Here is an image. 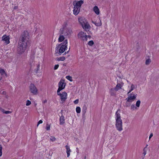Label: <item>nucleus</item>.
<instances>
[{
    "label": "nucleus",
    "instance_id": "nucleus-45",
    "mask_svg": "<svg viewBox=\"0 0 159 159\" xmlns=\"http://www.w3.org/2000/svg\"><path fill=\"white\" fill-rule=\"evenodd\" d=\"M2 148L1 145H0V151H2Z\"/></svg>",
    "mask_w": 159,
    "mask_h": 159
},
{
    "label": "nucleus",
    "instance_id": "nucleus-13",
    "mask_svg": "<svg viewBox=\"0 0 159 159\" xmlns=\"http://www.w3.org/2000/svg\"><path fill=\"white\" fill-rule=\"evenodd\" d=\"M86 31H87L88 30H89L90 28V26L88 23V22H87L85 24H84V26L82 27Z\"/></svg>",
    "mask_w": 159,
    "mask_h": 159
},
{
    "label": "nucleus",
    "instance_id": "nucleus-32",
    "mask_svg": "<svg viewBox=\"0 0 159 159\" xmlns=\"http://www.w3.org/2000/svg\"><path fill=\"white\" fill-rule=\"evenodd\" d=\"M50 125H49L48 124H46V129L47 130H48L50 129Z\"/></svg>",
    "mask_w": 159,
    "mask_h": 159
},
{
    "label": "nucleus",
    "instance_id": "nucleus-52",
    "mask_svg": "<svg viewBox=\"0 0 159 159\" xmlns=\"http://www.w3.org/2000/svg\"><path fill=\"white\" fill-rule=\"evenodd\" d=\"M86 156L85 155L84 156V159H86Z\"/></svg>",
    "mask_w": 159,
    "mask_h": 159
},
{
    "label": "nucleus",
    "instance_id": "nucleus-56",
    "mask_svg": "<svg viewBox=\"0 0 159 159\" xmlns=\"http://www.w3.org/2000/svg\"><path fill=\"white\" fill-rule=\"evenodd\" d=\"M69 50H70V49H69L68 51H67L66 52V53H68V52H69Z\"/></svg>",
    "mask_w": 159,
    "mask_h": 159
},
{
    "label": "nucleus",
    "instance_id": "nucleus-5",
    "mask_svg": "<svg viewBox=\"0 0 159 159\" xmlns=\"http://www.w3.org/2000/svg\"><path fill=\"white\" fill-rule=\"evenodd\" d=\"M67 40L66 39L62 43L60 44H58V46H57L56 48L58 49L59 48H60L59 50V54L63 53L65 50L66 48H67Z\"/></svg>",
    "mask_w": 159,
    "mask_h": 159
},
{
    "label": "nucleus",
    "instance_id": "nucleus-10",
    "mask_svg": "<svg viewBox=\"0 0 159 159\" xmlns=\"http://www.w3.org/2000/svg\"><path fill=\"white\" fill-rule=\"evenodd\" d=\"M137 95H133V96H129L126 99L127 102H131L134 101L136 98Z\"/></svg>",
    "mask_w": 159,
    "mask_h": 159
},
{
    "label": "nucleus",
    "instance_id": "nucleus-24",
    "mask_svg": "<svg viewBox=\"0 0 159 159\" xmlns=\"http://www.w3.org/2000/svg\"><path fill=\"white\" fill-rule=\"evenodd\" d=\"M76 111L77 113H79L80 112L81 109L79 107H77L76 108Z\"/></svg>",
    "mask_w": 159,
    "mask_h": 159
},
{
    "label": "nucleus",
    "instance_id": "nucleus-14",
    "mask_svg": "<svg viewBox=\"0 0 159 159\" xmlns=\"http://www.w3.org/2000/svg\"><path fill=\"white\" fill-rule=\"evenodd\" d=\"M92 22L97 26H100L102 25L101 21L100 20H98V21L97 20L96 21H92Z\"/></svg>",
    "mask_w": 159,
    "mask_h": 159
},
{
    "label": "nucleus",
    "instance_id": "nucleus-34",
    "mask_svg": "<svg viewBox=\"0 0 159 159\" xmlns=\"http://www.w3.org/2000/svg\"><path fill=\"white\" fill-rule=\"evenodd\" d=\"M61 90L60 89H58L57 90V94L58 95H59L60 96L61 95V93H60V91Z\"/></svg>",
    "mask_w": 159,
    "mask_h": 159
},
{
    "label": "nucleus",
    "instance_id": "nucleus-18",
    "mask_svg": "<svg viewBox=\"0 0 159 159\" xmlns=\"http://www.w3.org/2000/svg\"><path fill=\"white\" fill-rule=\"evenodd\" d=\"M115 90V88L114 89L112 88L110 89V92L111 96H115L116 95V93Z\"/></svg>",
    "mask_w": 159,
    "mask_h": 159
},
{
    "label": "nucleus",
    "instance_id": "nucleus-41",
    "mask_svg": "<svg viewBox=\"0 0 159 159\" xmlns=\"http://www.w3.org/2000/svg\"><path fill=\"white\" fill-rule=\"evenodd\" d=\"M43 123V121L41 120H40L38 123L37 126H38L40 124L42 123Z\"/></svg>",
    "mask_w": 159,
    "mask_h": 159
},
{
    "label": "nucleus",
    "instance_id": "nucleus-17",
    "mask_svg": "<svg viewBox=\"0 0 159 159\" xmlns=\"http://www.w3.org/2000/svg\"><path fill=\"white\" fill-rule=\"evenodd\" d=\"M60 35L58 39V42H61L65 39L64 35L62 34H60Z\"/></svg>",
    "mask_w": 159,
    "mask_h": 159
},
{
    "label": "nucleus",
    "instance_id": "nucleus-43",
    "mask_svg": "<svg viewBox=\"0 0 159 159\" xmlns=\"http://www.w3.org/2000/svg\"><path fill=\"white\" fill-rule=\"evenodd\" d=\"M153 136V134L151 133L149 137V139H150L151 138V137Z\"/></svg>",
    "mask_w": 159,
    "mask_h": 159
},
{
    "label": "nucleus",
    "instance_id": "nucleus-54",
    "mask_svg": "<svg viewBox=\"0 0 159 159\" xmlns=\"http://www.w3.org/2000/svg\"><path fill=\"white\" fill-rule=\"evenodd\" d=\"M17 8V7L16 6V7H15L14 8H15V9H16V8Z\"/></svg>",
    "mask_w": 159,
    "mask_h": 159
},
{
    "label": "nucleus",
    "instance_id": "nucleus-3",
    "mask_svg": "<svg viewBox=\"0 0 159 159\" xmlns=\"http://www.w3.org/2000/svg\"><path fill=\"white\" fill-rule=\"evenodd\" d=\"M84 3L83 0H80L78 1H74L73 2L74 6L73 14L75 15H77L80 12V7Z\"/></svg>",
    "mask_w": 159,
    "mask_h": 159
},
{
    "label": "nucleus",
    "instance_id": "nucleus-44",
    "mask_svg": "<svg viewBox=\"0 0 159 159\" xmlns=\"http://www.w3.org/2000/svg\"><path fill=\"white\" fill-rule=\"evenodd\" d=\"M67 154V157H69V156H70V152H66Z\"/></svg>",
    "mask_w": 159,
    "mask_h": 159
},
{
    "label": "nucleus",
    "instance_id": "nucleus-15",
    "mask_svg": "<svg viewBox=\"0 0 159 159\" xmlns=\"http://www.w3.org/2000/svg\"><path fill=\"white\" fill-rule=\"evenodd\" d=\"M65 123V118L62 115L60 118V125H62Z\"/></svg>",
    "mask_w": 159,
    "mask_h": 159
},
{
    "label": "nucleus",
    "instance_id": "nucleus-38",
    "mask_svg": "<svg viewBox=\"0 0 159 159\" xmlns=\"http://www.w3.org/2000/svg\"><path fill=\"white\" fill-rule=\"evenodd\" d=\"M59 65H58V64L55 65L54 67V70H56L57 69V68H58V67H59Z\"/></svg>",
    "mask_w": 159,
    "mask_h": 159
},
{
    "label": "nucleus",
    "instance_id": "nucleus-26",
    "mask_svg": "<svg viewBox=\"0 0 159 159\" xmlns=\"http://www.w3.org/2000/svg\"><path fill=\"white\" fill-rule=\"evenodd\" d=\"M141 102L140 100H138L137 101L136 103V106L138 107H139L140 104Z\"/></svg>",
    "mask_w": 159,
    "mask_h": 159
},
{
    "label": "nucleus",
    "instance_id": "nucleus-20",
    "mask_svg": "<svg viewBox=\"0 0 159 159\" xmlns=\"http://www.w3.org/2000/svg\"><path fill=\"white\" fill-rule=\"evenodd\" d=\"M121 88V85L120 84H117L116 87L115 88V89L116 91H118Z\"/></svg>",
    "mask_w": 159,
    "mask_h": 159
},
{
    "label": "nucleus",
    "instance_id": "nucleus-49",
    "mask_svg": "<svg viewBox=\"0 0 159 159\" xmlns=\"http://www.w3.org/2000/svg\"><path fill=\"white\" fill-rule=\"evenodd\" d=\"M88 38L90 39L91 38V36L90 35H87V38Z\"/></svg>",
    "mask_w": 159,
    "mask_h": 159
},
{
    "label": "nucleus",
    "instance_id": "nucleus-21",
    "mask_svg": "<svg viewBox=\"0 0 159 159\" xmlns=\"http://www.w3.org/2000/svg\"><path fill=\"white\" fill-rule=\"evenodd\" d=\"M0 73L1 75H3L4 74H5L6 76L7 75V74L5 72L4 70L2 68H0Z\"/></svg>",
    "mask_w": 159,
    "mask_h": 159
},
{
    "label": "nucleus",
    "instance_id": "nucleus-8",
    "mask_svg": "<svg viewBox=\"0 0 159 159\" xmlns=\"http://www.w3.org/2000/svg\"><path fill=\"white\" fill-rule=\"evenodd\" d=\"M58 85L59 88L58 89H60L62 90L65 88L66 86V83L64 82V80H61L59 82Z\"/></svg>",
    "mask_w": 159,
    "mask_h": 159
},
{
    "label": "nucleus",
    "instance_id": "nucleus-33",
    "mask_svg": "<svg viewBox=\"0 0 159 159\" xmlns=\"http://www.w3.org/2000/svg\"><path fill=\"white\" fill-rule=\"evenodd\" d=\"M31 104V102L30 101L28 100L26 101V105L27 106H28L30 105Z\"/></svg>",
    "mask_w": 159,
    "mask_h": 159
},
{
    "label": "nucleus",
    "instance_id": "nucleus-57",
    "mask_svg": "<svg viewBox=\"0 0 159 159\" xmlns=\"http://www.w3.org/2000/svg\"><path fill=\"white\" fill-rule=\"evenodd\" d=\"M66 52L64 54V55H65V54H66Z\"/></svg>",
    "mask_w": 159,
    "mask_h": 159
},
{
    "label": "nucleus",
    "instance_id": "nucleus-30",
    "mask_svg": "<svg viewBox=\"0 0 159 159\" xmlns=\"http://www.w3.org/2000/svg\"><path fill=\"white\" fill-rule=\"evenodd\" d=\"M66 78L68 80H70V81H72V77L70 76H67L66 77Z\"/></svg>",
    "mask_w": 159,
    "mask_h": 159
},
{
    "label": "nucleus",
    "instance_id": "nucleus-48",
    "mask_svg": "<svg viewBox=\"0 0 159 159\" xmlns=\"http://www.w3.org/2000/svg\"><path fill=\"white\" fill-rule=\"evenodd\" d=\"M2 154V151H0V157H1Z\"/></svg>",
    "mask_w": 159,
    "mask_h": 159
},
{
    "label": "nucleus",
    "instance_id": "nucleus-40",
    "mask_svg": "<svg viewBox=\"0 0 159 159\" xmlns=\"http://www.w3.org/2000/svg\"><path fill=\"white\" fill-rule=\"evenodd\" d=\"M74 102V103L75 104H78L79 102V99H77Z\"/></svg>",
    "mask_w": 159,
    "mask_h": 159
},
{
    "label": "nucleus",
    "instance_id": "nucleus-12",
    "mask_svg": "<svg viewBox=\"0 0 159 159\" xmlns=\"http://www.w3.org/2000/svg\"><path fill=\"white\" fill-rule=\"evenodd\" d=\"M10 38L9 36L6 35H3L2 37V40L5 41L6 44H8L10 43Z\"/></svg>",
    "mask_w": 159,
    "mask_h": 159
},
{
    "label": "nucleus",
    "instance_id": "nucleus-39",
    "mask_svg": "<svg viewBox=\"0 0 159 159\" xmlns=\"http://www.w3.org/2000/svg\"><path fill=\"white\" fill-rule=\"evenodd\" d=\"M11 113V111H5L4 114H8Z\"/></svg>",
    "mask_w": 159,
    "mask_h": 159
},
{
    "label": "nucleus",
    "instance_id": "nucleus-19",
    "mask_svg": "<svg viewBox=\"0 0 159 159\" xmlns=\"http://www.w3.org/2000/svg\"><path fill=\"white\" fill-rule=\"evenodd\" d=\"M87 110V107L86 105L84 104V105L83 109H82V112L83 115H85Z\"/></svg>",
    "mask_w": 159,
    "mask_h": 159
},
{
    "label": "nucleus",
    "instance_id": "nucleus-36",
    "mask_svg": "<svg viewBox=\"0 0 159 159\" xmlns=\"http://www.w3.org/2000/svg\"><path fill=\"white\" fill-rule=\"evenodd\" d=\"M39 67H40V65H39V64H38L37 66V69L36 70H35V72L36 73H37L39 69Z\"/></svg>",
    "mask_w": 159,
    "mask_h": 159
},
{
    "label": "nucleus",
    "instance_id": "nucleus-58",
    "mask_svg": "<svg viewBox=\"0 0 159 159\" xmlns=\"http://www.w3.org/2000/svg\"><path fill=\"white\" fill-rule=\"evenodd\" d=\"M64 65L66 66L65 64H64Z\"/></svg>",
    "mask_w": 159,
    "mask_h": 159
},
{
    "label": "nucleus",
    "instance_id": "nucleus-25",
    "mask_svg": "<svg viewBox=\"0 0 159 159\" xmlns=\"http://www.w3.org/2000/svg\"><path fill=\"white\" fill-rule=\"evenodd\" d=\"M65 59V58L64 57H61L57 58V60L58 61H63Z\"/></svg>",
    "mask_w": 159,
    "mask_h": 159
},
{
    "label": "nucleus",
    "instance_id": "nucleus-50",
    "mask_svg": "<svg viewBox=\"0 0 159 159\" xmlns=\"http://www.w3.org/2000/svg\"><path fill=\"white\" fill-rule=\"evenodd\" d=\"M148 146V145H146V146L144 148H145V149H146V148H147V147Z\"/></svg>",
    "mask_w": 159,
    "mask_h": 159
},
{
    "label": "nucleus",
    "instance_id": "nucleus-6",
    "mask_svg": "<svg viewBox=\"0 0 159 159\" xmlns=\"http://www.w3.org/2000/svg\"><path fill=\"white\" fill-rule=\"evenodd\" d=\"M78 37L79 39L84 41H87V35H86L85 33L82 31L80 32L78 34Z\"/></svg>",
    "mask_w": 159,
    "mask_h": 159
},
{
    "label": "nucleus",
    "instance_id": "nucleus-1",
    "mask_svg": "<svg viewBox=\"0 0 159 159\" xmlns=\"http://www.w3.org/2000/svg\"><path fill=\"white\" fill-rule=\"evenodd\" d=\"M29 34L26 30L23 31L19 39L17 52L19 54L23 53L27 48L29 43Z\"/></svg>",
    "mask_w": 159,
    "mask_h": 159
},
{
    "label": "nucleus",
    "instance_id": "nucleus-42",
    "mask_svg": "<svg viewBox=\"0 0 159 159\" xmlns=\"http://www.w3.org/2000/svg\"><path fill=\"white\" fill-rule=\"evenodd\" d=\"M0 111L2 112L3 113H4L5 110L4 109L2 108L1 107H0Z\"/></svg>",
    "mask_w": 159,
    "mask_h": 159
},
{
    "label": "nucleus",
    "instance_id": "nucleus-9",
    "mask_svg": "<svg viewBox=\"0 0 159 159\" xmlns=\"http://www.w3.org/2000/svg\"><path fill=\"white\" fill-rule=\"evenodd\" d=\"M67 94L66 92H63L60 96L61 101L62 102H65L67 98Z\"/></svg>",
    "mask_w": 159,
    "mask_h": 159
},
{
    "label": "nucleus",
    "instance_id": "nucleus-55",
    "mask_svg": "<svg viewBox=\"0 0 159 159\" xmlns=\"http://www.w3.org/2000/svg\"><path fill=\"white\" fill-rule=\"evenodd\" d=\"M132 93H131L130 94H129V96H132Z\"/></svg>",
    "mask_w": 159,
    "mask_h": 159
},
{
    "label": "nucleus",
    "instance_id": "nucleus-29",
    "mask_svg": "<svg viewBox=\"0 0 159 159\" xmlns=\"http://www.w3.org/2000/svg\"><path fill=\"white\" fill-rule=\"evenodd\" d=\"M94 44V42L92 40H91L89 42L88 44L90 46H92Z\"/></svg>",
    "mask_w": 159,
    "mask_h": 159
},
{
    "label": "nucleus",
    "instance_id": "nucleus-2",
    "mask_svg": "<svg viewBox=\"0 0 159 159\" xmlns=\"http://www.w3.org/2000/svg\"><path fill=\"white\" fill-rule=\"evenodd\" d=\"M116 127L119 131L123 130V123L120 114V110H118L116 113Z\"/></svg>",
    "mask_w": 159,
    "mask_h": 159
},
{
    "label": "nucleus",
    "instance_id": "nucleus-11",
    "mask_svg": "<svg viewBox=\"0 0 159 159\" xmlns=\"http://www.w3.org/2000/svg\"><path fill=\"white\" fill-rule=\"evenodd\" d=\"M78 20L79 22L80 23L82 27H83V26H84V24L87 22L86 20L83 17L79 18Z\"/></svg>",
    "mask_w": 159,
    "mask_h": 159
},
{
    "label": "nucleus",
    "instance_id": "nucleus-7",
    "mask_svg": "<svg viewBox=\"0 0 159 159\" xmlns=\"http://www.w3.org/2000/svg\"><path fill=\"white\" fill-rule=\"evenodd\" d=\"M30 90L31 93L36 95L38 93V89L33 84H31L30 86Z\"/></svg>",
    "mask_w": 159,
    "mask_h": 159
},
{
    "label": "nucleus",
    "instance_id": "nucleus-23",
    "mask_svg": "<svg viewBox=\"0 0 159 159\" xmlns=\"http://www.w3.org/2000/svg\"><path fill=\"white\" fill-rule=\"evenodd\" d=\"M151 62V60L149 58L146 60L145 62V64L146 65H148Z\"/></svg>",
    "mask_w": 159,
    "mask_h": 159
},
{
    "label": "nucleus",
    "instance_id": "nucleus-4",
    "mask_svg": "<svg viewBox=\"0 0 159 159\" xmlns=\"http://www.w3.org/2000/svg\"><path fill=\"white\" fill-rule=\"evenodd\" d=\"M73 32L70 28H66L65 26L61 28L59 31V34H62L65 36L69 37L72 34Z\"/></svg>",
    "mask_w": 159,
    "mask_h": 159
},
{
    "label": "nucleus",
    "instance_id": "nucleus-22",
    "mask_svg": "<svg viewBox=\"0 0 159 159\" xmlns=\"http://www.w3.org/2000/svg\"><path fill=\"white\" fill-rule=\"evenodd\" d=\"M135 88V86L133 84H132L131 86V89L128 92V94L130 93Z\"/></svg>",
    "mask_w": 159,
    "mask_h": 159
},
{
    "label": "nucleus",
    "instance_id": "nucleus-51",
    "mask_svg": "<svg viewBox=\"0 0 159 159\" xmlns=\"http://www.w3.org/2000/svg\"><path fill=\"white\" fill-rule=\"evenodd\" d=\"M8 95H6V96H5V98H8Z\"/></svg>",
    "mask_w": 159,
    "mask_h": 159
},
{
    "label": "nucleus",
    "instance_id": "nucleus-27",
    "mask_svg": "<svg viewBox=\"0 0 159 159\" xmlns=\"http://www.w3.org/2000/svg\"><path fill=\"white\" fill-rule=\"evenodd\" d=\"M131 109L133 110L136 109V107H135L134 104H132L131 106Z\"/></svg>",
    "mask_w": 159,
    "mask_h": 159
},
{
    "label": "nucleus",
    "instance_id": "nucleus-53",
    "mask_svg": "<svg viewBox=\"0 0 159 159\" xmlns=\"http://www.w3.org/2000/svg\"><path fill=\"white\" fill-rule=\"evenodd\" d=\"M2 79V77L0 76V80H1Z\"/></svg>",
    "mask_w": 159,
    "mask_h": 159
},
{
    "label": "nucleus",
    "instance_id": "nucleus-37",
    "mask_svg": "<svg viewBox=\"0 0 159 159\" xmlns=\"http://www.w3.org/2000/svg\"><path fill=\"white\" fill-rule=\"evenodd\" d=\"M0 93L1 94H6V92L2 90L0 91Z\"/></svg>",
    "mask_w": 159,
    "mask_h": 159
},
{
    "label": "nucleus",
    "instance_id": "nucleus-31",
    "mask_svg": "<svg viewBox=\"0 0 159 159\" xmlns=\"http://www.w3.org/2000/svg\"><path fill=\"white\" fill-rule=\"evenodd\" d=\"M50 140L52 142H54L56 140V139L54 137L51 136L50 138Z\"/></svg>",
    "mask_w": 159,
    "mask_h": 159
},
{
    "label": "nucleus",
    "instance_id": "nucleus-35",
    "mask_svg": "<svg viewBox=\"0 0 159 159\" xmlns=\"http://www.w3.org/2000/svg\"><path fill=\"white\" fill-rule=\"evenodd\" d=\"M143 154L144 155V156H145L147 152V150L146 149H145V148H144L143 149Z\"/></svg>",
    "mask_w": 159,
    "mask_h": 159
},
{
    "label": "nucleus",
    "instance_id": "nucleus-28",
    "mask_svg": "<svg viewBox=\"0 0 159 159\" xmlns=\"http://www.w3.org/2000/svg\"><path fill=\"white\" fill-rule=\"evenodd\" d=\"M66 152H70L71 150L70 149L69 146H68L67 145H66Z\"/></svg>",
    "mask_w": 159,
    "mask_h": 159
},
{
    "label": "nucleus",
    "instance_id": "nucleus-46",
    "mask_svg": "<svg viewBox=\"0 0 159 159\" xmlns=\"http://www.w3.org/2000/svg\"><path fill=\"white\" fill-rule=\"evenodd\" d=\"M47 102V100H45L44 101H43V103H45Z\"/></svg>",
    "mask_w": 159,
    "mask_h": 159
},
{
    "label": "nucleus",
    "instance_id": "nucleus-47",
    "mask_svg": "<svg viewBox=\"0 0 159 159\" xmlns=\"http://www.w3.org/2000/svg\"><path fill=\"white\" fill-rule=\"evenodd\" d=\"M76 152H77L78 153H79V149L78 148H76Z\"/></svg>",
    "mask_w": 159,
    "mask_h": 159
},
{
    "label": "nucleus",
    "instance_id": "nucleus-16",
    "mask_svg": "<svg viewBox=\"0 0 159 159\" xmlns=\"http://www.w3.org/2000/svg\"><path fill=\"white\" fill-rule=\"evenodd\" d=\"M93 11L97 15H99L100 13L99 10L97 6H95L93 7Z\"/></svg>",
    "mask_w": 159,
    "mask_h": 159
}]
</instances>
